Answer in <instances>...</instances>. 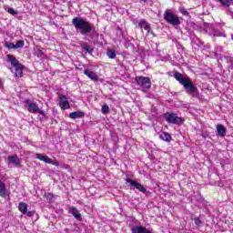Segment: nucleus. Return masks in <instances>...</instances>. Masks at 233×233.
<instances>
[{
	"mask_svg": "<svg viewBox=\"0 0 233 233\" xmlns=\"http://www.w3.org/2000/svg\"><path fill=\"white\" fill-rule=\"evenodd\" d=\"M72 25L75 26L76 32L81 35H88V34H94L96 32V26L86 19L81 17H74L72 19Z\"/></svg>",
	"mask_w": 233,
	"mask_h": 233,
	"instance_id": "1",
	"label": "nucleus"
},
{
	"mask_svg": "<svg viewBox=\"0 0 233 233\" xmlns=\"http://www.w3.org/2000/svg\"><path fill=\"white\" fill-rule=\"evenodd\" d=\"M173 76L179 83V85H182V86H184L187 94H188L189 96H194L196 94V86H194L192 79H190L188 76H185L176 71Z\"/></svg>",
	"mask_w": 233,
	"mask_h": 233,
	"instance_id": "2",
	"label": "nucleus"
},
{
	"mask_svg": "<svg viewBox=\"0 0 233 233\" xmlns=\"http://www.w3.org/2000/svg\"><path fill=\"white\" fill-rule=\"evenodd\" d=\"M6 58L11 62L12 66L15 68V77H23V70H25V66L19 63V60L15 59V56L11 55H7Z\"/></svg>",
	"mask_w": 233,
	"mask_h": 233,
	"instance_id": "3",
	"label": "nucleus"
},
{
	"mask_svg": "<svg viewBox=\"0 0 233 233\" xmlns=\"http://www.w3.org/2000/svg\"><path fill=\"white\" fill-rule=\"evenodd\" d=\"M164 19L168 23V25H172V26H179V25H181L179 16L174 14L170 9H167L164 12Z\"/></svg>",
	"mask_w": 233,
	"mask_h": 233,
	"instance_id": "4",
	"label": "nucleus"
},
{
	"mask_svg": "<svg viewBox=\"0 0 233 233\" xmlns=\"http://www.w3.org/2000/svg\"><path fill=\"white\" fill-rule=\"evenodd\" d=\"M126 182L127 183V187H130L131 190H138L142 194H148V190L143 187V185L132 178H127Z\"/></svg>",
	"mask_w": 233,
	"mask_h": 233,
	"instance_id": "5",
	"label": "nucleus"
},
{
	"mask_svg": "<svg viewBox=\"0 0 233 233\" xmlns=\"http://www.w3.org/2000/svg\"><path fill=\"white\" fill-rule=\"evenodd\" d=\"M206 32L211 37H227V34H225V30H223L222 28H218V26H215L213 25H209Z\"/></svg>",
	"mask_w": 233,
	"mask_h": 233,
	"instance_id": "6",
	"label": "nucleus"
},
{
	"mask_svg": "<svg viewBox=\"0 0 233 233\" xmlns=\"http://www.w3.org/2000/svg\"><path fill=\"white\" fill-rule=\"evenodd\" d=\"M163 117L167 123H171L172 125H181L183 123V119L174 113H164Z\"/></svg>",
	"mask_w": 233,
	"mask_h": 233,
	"instance_id": "7",
	"label": "nucleus"
},
{
	"mask_svg": "<svg viewBox=\"0 0 233 233\" xmlns=\"http://www.w3.org/2000/svg\"><path fill=\"white\" fill-rule=\"evenodd\" d=\"M25 104L28 106V112H31L32 114H40V116H43V117H46V114H45V111L39 109V106H37V104L26 100Z\"/></svg>",
	"mask_w": 233,
	"mask_h": 233,
	"instance_id": "8",
	"label": "nucleus"
},
{
	"mask_svg": "<svg viewBox=\"0 0 233 233\" xmlns=\"http://www.w3.org/2000/svg\"><path fill=\"white\" fill-rule=\"evenodd\" d=\"M136 81L139 86L142 88H150L152 86V82L150 81V78L147 76H137Z\"/></svg>",
	"mask_w": 233,
	"mask_h": 233,
	"instance_id": "9",
	"label": "nucleus"
},
{
	"mask_svg": "<svg viewBox=\"0 0 233 233\" xmlns=\"http://www.w3.org/2000/svg\"><path fill=\"white\" fill-rule=\"evenodd\" d=\"M58 99H59V103H60V107L63 110H66V109L70 108V103H68V98H66V96L59 94Z\"/></svg>",
	"mask_w": 233,
	"mask_h": 233,
	"instance_id": "10",
	"label": "nucleus"
},
{
	"mask_svg": "<svg viewBox=\"0 0 233 233\" xmlns=\"http://www.w3.org/2000/svg\"><path fill=\"white\" fill-rule=\"evenodd\" d=\"M84 74L85 76H86V77H88V79H91V81H95V82L99 81V76L90 69H85Z\"/></svg>",
	"mask_w": 233,
	"mask_h": 233,
	"instance_id": "11",
	"label": "nucleus"
},
{
	"mask_svg": "<svg viewBox=\"0 0 233 233\" xmlns=\"http://www.w3.org/2000/svg\"><path fill=\"white\" fill-rule=\"evenodd\" d=\"M138 28H144V30L147 31V34H150V32L152 34V30L150 29V24L145 19L139 20Z\"/></svg>",
	"mask_w": 233,
	"mask_h": 233,
	"instance_id": "12",
	"label": "nucleus"
},
{
	"mask_svg": "<svg viewBox=\"0 0 233 233\" xmlns=\"http://www.w3.org/2000/svg\"><path fill=\"white\" fill-rule=\"evenodd\" d=\"M217 132L220 137H225V136H227V127L221 124H218L217 125Z\"/></svg>",
	"mask_w": 233,
	"mask_h": 233,
	"instance_id": "13",
	"label": "nucleus"
},
{
	"mask_svg": "<svg viewBox=\"0 0 233 233\" xmlns=\"http://www.w3.org/2000/svg\"><path fill=\"white\" fill-rule=\"evenodd\" d=\"M80 46L82 50L85 52V54H92V52H94V48H92L90 45H87L86 42L81 43Z\"/></svg>",
	"mask_w": 233,
	"mask_h": 233,
	"instance_id": "14",
	"label": "nucleus"
},
{
	"mask_svg": "<svg viewBox=\"0 0 233 233\" xmlns=\"http://www.w3.org/2000/svg\"><path fill=\"white\" fill-rule=\"evenodd\" d=\"M71 119H79L80 117H85V113L83 111H75L69 114Z\"/></svg>",
	"mask_w": 233,
	"mask_h": 233,
	"instance_id": "15",
	"label": "nucleus"
},
{
	"mask_svg": "<svg viewBox=\"0 0 233 233\" xmlns=\"http://www.w3.org/2000/svg\"><path fill=\"white\" fill-rule=\"evenodd\" d=\"M35 158L39 159L40 161H44V163H47V165H49V163L51 162L50 161L51 158L48 157V156L43 155V154H39V153L35 154Z\"/></svg>",
	"mask_w": 233,
	"mask_h": 233,
	"instance_id": "16",
	"label": "nucleus"
},
{
	"mask_svg": "<svg viewBox=\"0 0 233 233\" xmlns=\"http://www.w3.org/2000/svg\"><path fill=\"white\" fill-rule=\"evenodd\" d=\"M7 194H8V189H6V185L4 184V182H2L0 180V196H1V198H6Z\"/></svg>",
	"mask_w": 233,
	"mask_h": 233,
	"instance_id": "17",
	"label": "nucleus"
},
{
	"mask_svg": "<svg viewBox=\"0 0 233 233\" xmlns=\"http://www.w3.org/2000/svg\"><path fill=\"white\" fill-rule=\"evenodd\" d=\"M70 212L72 213V216H74V218L77 219V221H82L83 218H81V213H79V210H77V208H71Z\"/></svg>",
	"mask_w": 233,
	"mask_h": 233,
	"instance_id": "18",
	"label": "nucleus"
},
{
	"mask_svg": "<svg viewBox=\"0 0 233 233\" xmlns=\"http://www.w3.org/2000/svg\"><path fill=\"white\" fill-rule=\"evenodd\" d=\"M18 210L25 216L28 210V204L25 202H20L18 205Z\"/></svg>",
	"mask_w": 233,
	"mask_h": 233,
	"instance_id": "19",
	"label": "nucleus"
},
{
	"mask_svg": "<svg viewBox=\"0 0 233 233\" xmlns=\"http://www.w3.org/2000/svg\"><path fill=\"white\" fill-rule=\"evenodd\" d=\"M8 161L9 163L15 165L16 167H18V165H21V161L19 160V157L17 156L8 157Z\"/></svg>",
	"mask_w": 233,
	"mask_h": 233,
	"instance_id": "20",
	"label": "nucleus"
},
{
	"mask_svg": "<svg viewBox=\"0 0 233 233\" xmlns=\"http://www.w3.org/2000/svg\"><path fill=\"white\" fill-rule=\"evenodd\" d=\"M217 1L220 3L223 8H230L231 5H233V0H217Z\"/></svg>",
	"mask_w": 233,
	"mask_h": 233,
	"instance_id": "21",
	"label": "nucleus"
},
{
	"mask_svg": "<svg viewBox=\"0 0 233 233\" xmlns=\"http://www.w3.org/2000/svg\"><path fill=\"white\" fill-rule=\"evenodd\" d=\"M160 139H162V141H167V143H170V141H172V136H170V134L167 133V132H163L160 136H159Z\"/></svg>",
	"mask_w": 233,
	"mask_h": 233,
	"instance_id": "22",
	"label": "nucleus"
},
{
	"mask_svg": "<svg viewBox=\"0 0 233 233\" xmlns=\"http://www.w3.org/2000/svg\"><path fill=\"white\" fill-rule=\"evenodd\" d=\"M5 10L8 13V14H11V15H17L18 12L14 10L13 7H10V6H5Z\"/></svg>",
	"mask_w": 233,
	"mask_h": 233,
	"instance_id": "23",
	"label": "nucleus"
},
{
	"mask_svg": "<svg viewBox=\"0 0 233 233\" xmlns=\"http://www.w3.org/2000/svg\"><path fill=\"white\" fill-rule=\"evenodd\" d=\"M106 56L109 57V59H116V51L114 49H108Z\"/></svg>",
	"mask_w": 233,
	"mask_h": 233,
	"instance_id": "24",
	"label": "nucleus"
},
{
	"mask_svg": "<svg viewBox=\"0 0 233 233\" xmlns=\"http://www.w3.org/2000/svg\"><path fill=\"white\" fill-rule=\"evenodd\" d=\"M5 46L8 48L9 50H17L15 47V44L10 43V42H5Z\"/></svg>",
	"mask_w": 233,
	"mask_h": 233,
	"instance_id": "25",
	"label": "nucleus"
},
{
	"mask_svg": "<svg viewBox=\"0 0 233 233\" xmlns=\"http://www.w3.org/2000/svg\"><path fill=\"white\" fill-rule=\"evenodd\" d=\"M46 199L48 201V203H54V194L47 193L46 194Z\"/></svg>",
	"mask_w": 233,
	"mask_h": 233,
	"instance_id": "26",
	"label": "nucleus"
},
{
	"mask_svg": "<svg viewBox=\"0 0 233 233\" xmlns=\"http://www.w3.org/2000/svg\"><path fill=\"white\" fill-rule=\"evenodd\" d=\"M35 56H36V57H44L43 49L36 48L35 51Z\"/></svg>",
	"mask_w": 233,
	"mask_h": 233,
	"instance_id": "27",
	"label": "nucleus"
},
{
	"mask_svg": "<svg viewBox=\"0 0 233 233\" xmlns=\"http://www.w3.org/2000/svg\"><path fill=\"white\" fill-rule=\"evenodd\" d=\"M102 114H108V112H110V107H108V105H104L102 106Z\"/></svg>",
	"mask_w": 233,
	"mask_h": 233,
	"instance_id": "28",
	"label": "nucleus"
},
{
	"mask_svg": "<svg viewBox=\"0 0 233 233\" xmlns=\"http://www.w3.org/2000/svg\"><path fill=\"white\" fill-rule=\"evenodd\" d=\"M16 49L17 48H23L25 46V42L23 40H18L16 44H15Z\"/></svg>",
	"mask_w": 233,
	"mask_h": 233,
	"instance_id": "29",
	"label": "nucleus"
},
{
	"mask_svg": "<svg viewBox=\"0 0 233 233\" xmlns=\"http://www.w3.org/2000/svg\"><path fill=\"white\" fill-rule=\"evenodd\" d=\"M179 12L182 15H188V11H187V9H185V7H180Z\"/></svg>",
	"mask_w": 233,
	"mask_h": 233,
	"instance_id": "30",
	"label": "nucleus"
},
{
	"mask_svg": "<svg viewBox=\"0 0 233 233\" xmlns=\"http://www.w3.org/2000/svg\"><path fill=\"white\" fill-rule=\"evenodd\" d=\"M194 221H195V225H197V227H199V226H201V219H199V218H196L195 219H194Z\"/></svg>",
	"mask_w": 233,
	"mask_h": 233,
	"instance_id": "31",
	"label": "nucleus"
},
{
	"mask_svg": "<svg viewBox=\"0 0 233 233\" xmlns=\"http://www.w3.org/2000/svg\"><path fill=\"white\" fill-rule=\"evenodd\" d=\"M34 214H35V211H26L25 216H27L28 218H32L34 216Z\"/></svg>",
	"mask_w": 233,
	"mask_h": 233,
	"instance_id": "32",
	"label": "nucleus"
},
{
	"mask_svg": "<svg viewBox=\"0 0 233 233\" xmlns=\"http://www.w3.org/2000/svg\"><path fill=\"white\" fill-rule=\"evenodd\" d=\"M49 165H54L55 167H59V162L50 159Z\"/></svg>",
	"mask_w": 233,
	"mask_h": 233,
	"instance_id": "33",
	"label": "nucleus"
},
{
	"mask_svg": "<svg viewBox=\"0 0 233 233\" xmlns=\"http://www.w3.org/2000/svg\"><path fill=\"white\" fill-rule=\"evenodd\" d=\"M133 23H134V25H136V21H134Z\"/></svg>",
	"mask_w": 233,
	"mask_h": 233,
	"instance_id": "34",
	"label": "nucleus"
}]
</instances>
